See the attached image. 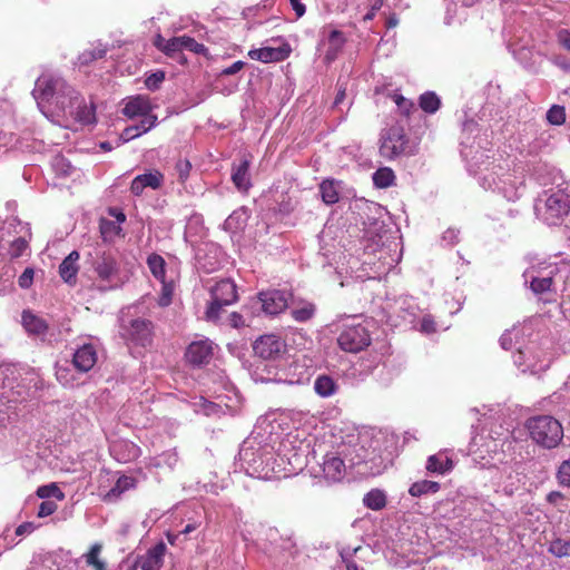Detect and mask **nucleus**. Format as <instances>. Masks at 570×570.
<instances>
[{
  "label": "nucleus",
  "mask_w": 570,
  "mask_h": 570,
  "mask_svg": "<svg viewBox=\"0 0 570 570\" xmlns=\"http://www.w3.org/2000/svg\"><path fill=\"white\" fill-rule=\"evenodd\" d=\"M121 226L114 220L102 219L100 222V233L105 240H111L114 237L120 235Z\"/></svg>",
  "instance_id": "nucleus-44"
},
{
  "label": "nucleus",
  "mask_w": 570,
  "mask_h": 570,
  "mask_svg": "<svg viewBox=\"0 0 570 570\" xmlns=\"http://www.w3.org/2000/svg\"><path fill=\"white\" fill-rule=\"evenodd\" d=\"M435 330L436 328L433 318L430 315H425L421 321L420 331L425 334H431L435 332Z\"/></svg>",
  "instance_id": "nucleus-61"
},
{
  "label": "nucleus",
  "mask_w": 570,
  "mask_h": 570,
  "mask_svg": "<svg viewBox=\"0 0 570 570\" xmlns=\"http://www.w3.org/2000/svg\"><path fill=\"white\" fill-rule=\"evenodd\" d=\"M94 271L101 282L108 283V286L104 287V289L119 287V264L112 253L104 252L98 255L94 262Z\"/></svg>",
  "instance_id": "nucleus-7"
},
{
  "label": "nucleus",
  "mask_w": 570,
  "mask_h": 570,
  "mask_svg": "<svg viewBox=\"0 0 570 570\" xmlns=\"http://www.w3.org/2000/svg\"><path fill=\"white\" fill-rule=\"evenodd\" d=\"M315 304L304 301L292 308L291 315L296 322L304 323L309 321L315 315Z\"/></svg>",
  "instance_id": "nucleus-33"
},
{
  "label": "nucleus",
  "mask_w": 570,
  "mask_h": 570,
  "mask_svg": "<svg viewBox=\"0 0 570 570\" xmlns=\"http://www.w3.org/2000/svg\"><path fill=\"white\" fill-rule=\"evenodd\" d=\"M521 328L513 327L505 331L500 337V345L503 350H511L514 346V341L519 337Z\"/></svg>",
  "instance_id": "nucleus-49"
},
{
  "label": "nucleus",
  "mask_w": 570,
  "mask_h": 570,
  "mask_svg": "<svg viewBox=\"0 0 570 570\" xmlns=\"http://www.w3.org/2000/svg\"><path fill=\"white\" fill-rule=\"evenodd\" d=\"M28 247V242L23 237H18L10 244L9 255L12 258H18L24 254Z\"/></svg>",
  "instance_id": "nucleus-53"
},
{
  "label": "nucleus",
  "mask_w": 570,
  "mask_h": 570,
  "mask_svg": "<svg viewBox=\"0 0 570 570\" xmlns=\"http://www.w3.org/2000/svg\"><path fill=\"white\" fill-rule=\"evenodd\" d=\"M246 222V212L245 210H235L230 214L224 223V227L226 230L234 232L240 228Z\"/></svg>",
  "instance_id": "nucleus-45"
},
{
  "label": "nucleus",
  "mask_w": 570,
  "mask_h": 570,
  "mask_svg": "<svg viewBox=\"0 0 570 570\" xmlns=\"http://www.w3.org/2000/svg\"><path fill=\"white\" fill-rule=\"evenodd\" d=\"M440 483L431 480H421L417 482H414L410 489L409 493L412 497H422L425 494L436 493L440 490Z\"/></svg>",
  "instance_id": "nucleus-32"
},
{
  "label": "nucleus",
  "mask_w": 570,
  "mask_h": 570,
  "mask_svg": "<svg viewBox=\"0 0 570 570\" xmlns=\"http://www.w3.org/2000/svg\"><path fill=\"white\" fill-rule=\"evenodd\" d=\"M345 462L346 459L340 453V445L335 451L326 453L322 463L325 479L333 482L341 481L346 471Z\"/></svg>",
  "instance_id": "nucleus-10"
},
{
  "label": "nucleus",
  "mask_w": 570,
  "mask_h": 570,
  "mask_svg": "<svg viewBox=\"0 0 570 570\" xmlns=\"http://www.w3.org/2000/svg\"><path fill=\"white\" fill-rule=\"evenodd\" d=\"M407 138L404 128L393 125L381 132L380 155L389 160L395 159L405 153Z\"/></svg>",
  "instance_id": "nucleus-6"
},
{
  "label": "nucleus",
  "mask_w": 570,
  "mask_h": 570,
  "mask_svg": "<svg viewBox=\"0 0 570 570\" xmlns=\"http://www.w3.org/2000/svg\"><path fill=\"white\" fill-rule=\"evenodd\" d=\"M371 338L367 330L357 324L346 326L337 337L340 347L350 353H357L370 345Z\"/></svg>",
  "instance_id": "nucleus-9"
},
{
  "label": "nucleus",
  "mask_w": 570,
  "mask_h": 570,
  "mask_svg": "<svg viewBox=\"0 0 570 570\" xmlns=\"http://www.w3.org/2000/svg\"><path fill=\"white\" fill-rule=\"evenodd\" d=\"M459 240V230L454 228L446 229L442 235V242L445 243V245H454Z\"/></svg>",
  "instance_id": "nucleus-62"
},
{
  "label": "nucleus",
  "mask_w": 570,
  "mask_h": 570,
  "mask_svg": "<svg viewBox=\"0 0 570 570\" xmlns=\"http://www.w3.org/2000/svg\"><path fill=\"white\" fill-rule=\"evenodd\" d=\"M45 387V381L36 372H28L22 379V383L16 387V394L21 400H33L40 397V392Z\"/></svg>",
  "instance_id": "nucleus-15"
},
{
  "label": "nucleus",
  "mask_w": 570,
  "mask_h": 570,
  "mask_svg": "<svg viewBox=\"0 0 570 570\" xmlns=\"http://www.w3.org/2000/svg\"><path fill=\"white\" fill-rule=\"evenodd\" d=\"M97 360L96 346L92 343H83L72 354V366L79 373H87L95 366Z\"/></svg>",
  "instance_id": "nucleus-13"
},
{
  "label": "nucleus",
  "mask_w": 570,
  "mask_h": 570,
  "mask_svg": "<svg viewBox=\"0 0 570 570\" xmlns=\"http://www.w3.org/2000/svg\"><path fill=\"white\" fill-rule=\"evenodd\" d=\"M57 510V504L52 501H43L38 509V517L45 518L51 515Z\"/></svg>",
  "instance_id": "nucleus-60"
},
{
  "label": "nucleus",
  "mask_w": 570,
  "mask_h": 570,
  "mask_svg": "<svg viewBox=\"0 0 570 570\" xmlns=\"http://www.w3.org/2000/svg\"><path fill=\"white\" fill-rule=\"evenodd\" d=\"M161 283V292L159 296V305L168 306L171 303L173 293H174V283L167 282L166 279L160 281Z\"/></svg>",
  "instance_id": "nucleus-52"
},
{
  "label": "nucleus",
  "mask_w": 570,
  "mask_h": 570,
  "mask_svg": "<svg viewBox=\"0 0 570 570\" xmlns=\"http://www.w3.org/2000/svg\"><path fill=\"white\" fill-rule=\"evenodd\" d=\"M345 43L344 35L340 30H332L328 36V49L326 51L327 59H334L336 53Z\"/></svg>",
  "instance_id": "nucleus-38"
},
{
  "label": "nucleus",
  "mask_w": 570,
  "mask_h": 570,
  "mask_svg": "<svg viewBox=\"0 0 570 570\" xmlns=\"http://www.w3.org/2000/svg\"><path fill=\"white\" fill-rule=\"evenodd\" d=\"M56 377L63 386H73L76 377L68 364L56 365Z\"/></svg>",
  "instance_id": "nucleus-41"
},
{
  "label": "nucleus",
  "mask_w": 570,
  "mask_h": 570,
  "mask_svg": "<svg viewBox=\"0 0 570 570\" xmlns=\"http://www.w3.org/2000/svg\"><path fill=\"white\" fill-rule=\"evenodd\" d=\"M440 99L434 92H425L420 97V107L429 114L435 112L440 108Z\"/></svg>",
  "instance_id": "nucleus-43"
},
{
  "label": "nucleus",
  "mask_w": 570,
  "mask_h": 570,
  "mask_svg": "<svg viewBox=\"0 0 570 570\" xmlns=\"http://www.w3.org/2000/svg\"><path fill=\"white\" fill-rule=\"evenodd\" d=\"M527 428L532 440L547 449L557 446L563 436V430L559 421L549 415L530 419Z\"/></svg>",
  "instance_id": "nucleus-4"
},
{
  "label": "nucleus",
  "mask_w": 570,
  "mask_h": 570,
  "mask_svg": "<svg viewBox=\"0 0 570 570\" xmlns=\"http://www.w3.org/2000/svg\"><path fill=\"white\" fill-rule=\"evenodd\" d=\"M534 210L543 222L556 225L570 213V195L563 190L544 195L535 202Z\"/></svg>",
  "instance_id": "nucleus-3"
},
{
  "label": "nucleus",
  "mask_w": 570,
  "mask_h": 570,
  "mask_svg": "<svg viewBox=\"0 0 570 570\" xmlns=\"http://www.w3.org/2000/svg\"><path fill=\"white\" fill-rule=\"evenodd\" d=\"M163 183L164 175L158 170H154L135 177L131 181L130 190L134 195L139 196L146 187L158 189L161 187Z\"/></svg>",
  "instance_id": "nucleus-18"
},
{
  "label": "nucleus",
  "mask_w": 570,
  "mask_h": 570,
  "mask_svg": "<svg viewBox=\"0 0 570 570\" xmlns=\"http://www.w3.org/2000/svg\"><path fill=\"white\" fill-rule=\"evenodd\" d=\"M184 49L198 55H204L207 51V48L203 43L197 42L194 38L188 36H184Z\"/></svg>",
  "instance_id": "nucleus-57"
},
{
  "label": "nucleus",
  "mask_w": 570,
  "mask_h": 570,
  "mask_svg": "<svg viewBox=\"0 0 570 570\" xmlns=\"http://www.w3.org/2000/svg\"><path fill=\"white\" fill-rule=\"evenodd\" d=\"M248 57L253 60H258L264 63L278 61L283 59L282 51L277 48H259V49H252L248 51Z\"/></svg>",
  "instance_id": "nucleus-29"
},
{
  "label": "nucleus",
  "mask_w": 570,
  "mask_h": 570,
  "mask_svg": "<svg viewBox=\"0 0 570 570\" xmlns=\"http://www.w3.org/2000/svg\"><path fill=\"white\" fill-rule=\"evenodd\" d=\"M32 95L43 115L66 116L80 94L59 75L45 72L36 80Z\"/></svg>",
  "instance_id": "nucleus-1"
},
{
  "label": "nucleus",
  "mask_w": 570,
  "mask_h": 570,
  "mask_svg": "<svg viewBox=\"0 0 570 570\" xmlns=\"http://www.w3.org/2000/svg\"><path fill=\"white\" fill-rule=\"evenodd\" d=\"M102 546L100 543H95L91 546L90 550L83 554L86 563L95 568V570H106V564L102 560L99 559V554L101 552Z\"/></svg>",
  "instance_id": "nucleus-40"
},
{
  "label": "nucleus",
  "mask_w": 570,
  "mask_h": 570,
  "mask_svg": "<svg viewBox=\"0 0 570 570\" xmlns=\"http://www.w3.org/2000/svg\"><path fill=\"white\" fill-rule=\"evenodd\" d=\"M176 173L180 183H185L189 177L191 164L188 159H178L175 165Z\"/></svg>",
  "instance_id": "nucleus-55"
},
{
  "label": "nucleus",
  "mask_w": 570,
  "mask_h": 570,
  "mask_svg": "<svg viewBox=\"0 0 570 570\" xmlns=\"http://www.w3.org/2000/svg\"><path fill=\"white\" fill-rule=\"evenodd\" d=\"M549 551L559 558L570 556V541L557 539L551 542Z\"/></svg>",
  "instance_id": "nucleus-50"
},
{
  "label": "nucleus",
  "mask_w": 570,
  "mask_h": 570,
  "mask_svg": "<svg viewBox=\"0 0 570 570\" xmlns=\"http://www.w3.org/2000/svg\"><path fill=\"white\" fill-rule=\"evenodd\" d=\"M377 445L379 440L372 439L367 434L350 435L346 442L340 444V453L344 455L350 465L371 463L372 465L364 472L380 474L384 466H382L383 459Z\"/></svg>",
  "instance_id": "nucleus-2"
},
{
  "label": "nucleus",
  "mask_w": 570,
  "mask_h": 570,
  "mask_svg": "<svg viewBox=\"0 0 570 570\" xmlns=\"http://www.w3.org/2000/svg\"><path fill=\"white\" fill-rule=\"evenodd\" d=\"M67 115L75 118L81 125H91L96 120L92 106L86 105L81 95H79V99L73 104L72 108H68Z\"/></svg>",
  "instance_id": "nucleus-24"
},
{
  "label": "nucleus",
  "mask_w": 570,
  "mask_h": 570,
  "mask_svg": "<svg viewBox=\"0 0 570 570\" xmlns=\"http://www.w3.org/2000/svg\"><path fill=\"white\" fill-rule=\"evenodd\" d=\"M51 167L59 176H69L73 171L70 161L63 156L57 155L51 160Z\"/></svg>",
  "instance_id": "nucleus-42"
},
{
  "label": "nucleus",
  "mask_w": 570,
  "mask_h": 570,
  "mask_svg": "<svg viewBox=\"0 0 570 570\" xmlns=\"http://www.w3.org/2000/svg\"><path fill=\"white\" fill-rule=\"evenodd\" d=\"M23 328L31 335H43L48 331L47 322L31 311H23L21 315Z\"/></svg>",
  "instance_id": "nucleus-25"
},
{
  "label": "nucleus",
  "mask_w": 570,
  "mask_h": 570,
  "mask_svg": "<svg viewBox=\"0 0 570 570\" xmlns=\"http://www.w3.org/2000/svg\"><path fill=\"white\" fill-rule=\"evenodd\" d=\"M258 302L263 312L267 315L282 313L288 305V298L285 292L272 289L262 292L258 295Z\"/></svg>",
  "instance_id": "nucleus-11"
},
{
  "label": "nucleus",
  "mask_w": 570,
  "mask_h": 570,
  "mask_svg": "<svg viewBox=\"0 0 570 570\" xmlns=\"http://www.w3.org/2000/svg\"><path fill=\"white\" fill-rule=\"evenodd\" d=\"M558 481L563 487H570V460L563 461L557 473Z\"/></svg>",
  "instance_id": "nucleus-56"
},
{
  "label": "nucleus",
  "mask_w": 570,
  "mask_h": 570,
  "mask_svg": "<svg viewBox=\"0 0 570 570\" xmlns=\"http://www.w3.org/2000/svg\"><path fill=\"white\" fill-rule=\"evenodd\" d=\"M336 382L328 375H320L314 382V391L321 397H330L337 391Z\"/></svg>",
  "instance_id": "nucleus-30"
},
{
  "label": "nucleus",
  "mask_w": 570,
  "mask_h": 570,
  "mask_svg": "<svg viewBox=\"0 0 570 570\" xmlns=\"http://www.w3.org/2000/svg\"><path fill=\"white\" fill-rule=\"evenodd\" d=\"M181 50H184V36L171 38L164 45V53L167 56H173Z\"/></svg>",
  "instance_id": "nucleus-54"
},
{
  "label": "nucleus",
  "mask_w": 570,
  "mask_h": 570,
  "mask_svg": "<svg viewBox=\"0 0 570 570\" xmlns=\"http://www.w3.org/2000/svg\"><path fill=\"white\" fill-rule=\"evenodd\" d=\"M224 306H226V305L223 304L222 302H216V299L212 298V301L208 304L206 312H205L206 320L208 322H214V323L218 322Z\"/></svg>",
  "instance_id": "nucleus-51"
},
{
  "label": "nucleus",
  "mask_w": 570,
  "mask_h": 570,
  "mask_svg": "<svg viewBox=\"0 0 570 570\" xmlns=\"http://www.w3.org/2000/svg\"><path fill=\"white\" fill-rule=\"evenodd\" d=\"M480 181L484 189L497 190L509 202L519 199L524 190L523 177L517 176L515 173L507 171L499 176L491 171L483 175Z\"/></svg>",
  "instance_id": "nucleus-5"
},
{
  "label": "nucleus",
  "mask_w": 570,
  "mask_h": 570,
  "mask_svg": "<svg viewBox=\"0 0 570 570\" xmlns=\"http://www.w3.org/2000/svg\"><path fill=\"white\" fill-rule=\"evenodd\" d=\"M135 487V479L131 476L122 475L120 476L115 485L107 492L106 500L115 501L117 500L125 491L132 489Z\"/></svg>",
  "instance_id": "nucleus-31"
},
{
  "label": "nucleus",
  "mask_w": 570,
  "mask_h": 570,
  "mask_svg": "<svg viewBox=\"0 0 570 570\" xmlns=\"http://www.w3.org/2000/svg\"><path fill=\"white\" fill-rule=\"evenodd\" d=\"M425 468L430 473L443 475L453 470L454 463L453 460L449 458L445 452L440 451L428 458Z\"/></svg>",
  "instance_id": "nucleus-23"
},
{
  "label": "nucleus",
  "mask_w": 570,
  "mask_h": 570,
  "mask_svg": "<svg viewBox=\"0 0 570 570\" xmlns=\"http://www.w3.org/2000/svg\"><path fill=\"white\" fill-rule=\"evenodd\" d=\"M558 41L559 43L570 51V31L562 29L558 32Z\"/></svg>",
  "instance_id": "nucleus-64"
},
{
  "label": "nucleus",
  "mask_w": 570,
  "mask_h": 570,
  "mask_svg": "<svg viewBox=\"0 0 570 570\" xmlns=\"http://www.w3.org/2000/svg\"><path fill=\"white\" fill-rule=\"evenodd\" d=\"M35 272L32 268H26L19 276L18 284L21 288H29L33 282Z\"/></svg>",
  "instance_id": "nucleus-59"
},
{
  "label": "nucleus",
  "mask_w": 570,
  "mask_h": 570,
  "mask_svg": "<svg viewBox=\"0 0 570 570\" xmlns=\"http://www.w3.org/2000/svg\"><path fill=\"white\" fill-rule=\"evenodd\" d=\"M210 296L216 302H222L227 306L232 305L237 301L236 285L230 279H222L212 287Z\"/></svg>",
  "instance_id": "nucleus-20"
},
{
  "label": "nucleus",
  "mask_w": 570,
  "mask_h": 570,
  "mask_svg": "<svg viewBox=\"0 0 570 570\" xmlns=\"http://www.w3.org/2000/svg\"><path fill=\"white\" fill-rule=\"evenodd\" d=\"M320 193L323 202L327 205L338 202V190L333 180H324L320 185Z\"/></svg>",
  "instance_id": "nucleus-39"
},
{
  "label": "nucleus",
  "mask_w": 570,
  "mask_h": 570,
  "mask_svg": "<svg viewBox=\"0 0 570 570\" xmlns=\"http://www.w3.org/2000/svg\"><path fill=\"white\" fill-rule=\"evenodd\" d=\"M212 354V343L209 341H198L189 344L186 351V358L194 365H202L209 362Z\"/></svg>",
  "instance_id": "nucleus-19"
},
{
  "label": "nucleus",
  "mask_w": 570,
  "mask_h": 570,
  "mask_svg": "<svg viewBox=\"0 0 570 570\" xmlns=\"http://www.w3.org/2000/svg\"><path fill=\"white\" fill-rule=\"evenodd\" d=\"M156 124L157 116H147L145 118H141L139 124L125 128L121 134V138L125 141L137 138L140 135L148 132L151 128L156 126Z\"/></svg>",
  "instance_id": "nucleus-27"
},
{
  "label": "nucleus",
  "mask_w": 570,
  "mask_h": 570,
  "mask_svg": "<svg viewBox=\"0 0 570 570\" xmlns=\"http://www.w3.org/2000/svg\"><path fill=\"white\" fill-rule=\"evenodd\" d=\"M232 180L240 191H247L250 187L249 161L243 159L238 165L233 166Z\"/></svg>",
  "instance_id": "nucleus-26"
},
{
  "label": "nucleus",
  "mask_w": 570,
  "mask_h": 570,
  "mask_svg": "<svg viewBox=\"0 0 570 570\" xmlns=\"http://www.w3.org/2000/svg\"><path fill=\"white\" fill-rule=\"evenodd\" d=\"M67 553L62 550L40 553L33 557L28 570H62Z\"/></svg>",
  "instance_id": "nucleus-16"
},
{
  "label": "nucleus",
  "mask_w": 570,
  "mask_h": 570,
  "mask_svg": "<svg viewBox=\"0 0 570 570\" xmlns=\"http://www.w3.org/2000/svg\"><path fill=\"white\" fill-rule=\"evenodd\" d=\"M166 550V544L164 542H159L150 548L144 556L139 557L137 564L141 570H160L164 563Z\"/></svg>",
  "instance_id": "nucleus-17"
},
{
  "label": "nucleus",
  "mask_w": 570,
  "mask_h": 570,
  "mask_svg": "<svg viewBox=\"0 0 570 570\" xmlns=\"http://www.w3.org/2000/svg\"><path fill=\"white\" fill-rule=\"evenodd\" d=\"M106 52H107L106 47L99 45L98 47H96L91 50H85L79 56V61L82 65H88V63L92 62L94 60L102 58L106 55Z\"/></svg>",
  "instance_id": "nucleus-46"
},
{
  "label": "nucleus",
  "mask_w": 570,
  "mask_h": 570,
  "mask_svg": "<svg viewBox=\"0 0 570 570\" xmlns=\"http://www.w3.org/2000/svg\"><path fill=\"white\" fill-rule=\"evenodd\" d=\"M524 277H525V282H528V279L530 278V287H531L532 292L537 295L547 294L552 291V284H553L552 271H550L546 275H538V276H534L532 273L527 272L524 274Z\"/></svg>",
  "instance_id": "nucleus-28"
},
{
  "label": "nucleus",
  "mask_w": 570,
  "mask_h": 570,
  "mask_svg": "<svg viewBox=\"0 0 570 570\" xmlns=\"http://www.w3.org/2000/svg\"><path fill=\"white\" fill-rule=\"evenodd\" d=\"M80 255L77 250H72L60 264L59 275L68 284H75L79 272L78 261Z\"/></svg>",
  "instance_id": "nucleus-22"
},
{
  "label": "nucleus",
  "mask_w": 570,
  "mask_h": 570,
  "mask_svg": "<svg viewBox=\"0 0 570 570\" xmlns=\"http://www.w3.org/2000/svg\"><path fill=\"white\" fill-rule=\"evenodd\" d=\"M120 334L128 343L145 347L153 343L154 325L149 320L135 318L121 326Z\"/></svg>",
  "instance_id": "nucleus-8"
},
{
  "label": "nucleus",
  "mask_w": 570,
  "mask_h": 570,
  "mask_svg": "<svg viewBox=\"0 0 570 570\" xmlns=\"http://www.w3.org/2000/svg\"><path fill=\"white\" fill-rule=\"evenodd\" d=\"M254 352L262 358H273L285 348L284 341L274 334L263 335L253 345Z\"/></svg>",
  "instance_id": "nucleus-12"
},
{
  "label": "nucleus",
  "mask_w": 570,
  "mask_h": 570,
  "mask_svg": "<svg viewBox=\"0 0 570 570\" xmlns=\"http://www.w3.org/2000/svg\"><path fill=\"white\" fill-rule=\"evenodd\" d=\"M547 120L554 126H560L566 121V110L562 106L553 105L547 112Z\"/></svg>",
  "instance_id": "nucleus-47"
},
{
  "label": "nucleus",
  "mask_w": 570,
  "mask_h": 570,
  "mask_svg": "<svg viewBox=\"0 0 570 570\" xmlns=\"http://www.w3.org/2000/svg\"><path fill=\"white\" fill-rule=\"evenodd\" d=\"M147 265L156 279H158V281L166 279L165 278L166 262L160 255H158V254L149 255L147 258Z\"/></svg>",
  "instance_id": "nucleus-36"
},
{
  "label": "nucleus",
  "mask_w": 570,
  "mask_h": 570,
  "mask_svg": "<svg viewBox=\"0 0 570 570\" xmlns=\"http://www.w3.org/2000/svg\"><path fill=\"white\" fill-rule=\"evenodd\" d=\"M395 175L391 168L383 167L373 174V183L379 188H387L394 184Z\"/></svg>",
  "instance_id": "nucleus-37"
},
{
  "label": "nucleus",
  "mask_w": 570,
  "mask_h": 570,
  "mask_svg": "<svg viewBox=\"0 0 570 570\" xmlns=\"http://www.w3.org/2000/svg\"><path fill=\"white\" fill-rule=\"evenodd\" d=\"M282 449V459H286L288 464L291 465V471H301L306 464V455L303 451H296L289 455L286 451V444L283 443Z\"/></svg>",
  "instance_id": "nucleus-35"
},
{
  "label": "nucleus",
  "mask_w": 570,
  "mask_h": 570,
  "mask_svg": "<svg viewBox=\"0 0 570 570\" xmlns=\"http://www.w3.org/2000/svg\"><path fill=\"white\" fill-rule=\"evenodd\" d=\"M514 364L521 367L522 372L530 371L537 373L549 366L550 361L548 358H540L533 354L532 347H525L522 350L518 348V353L513 356Z\"/></svg>",
  "instance_id": "nucleus-14"
},
{
  "label": "nucleus",
  "mask_w": 570,
  "mask_h": 570,
  "mask_svg": "<svg viewBox=\"0 0 570 570\" xmlns=\"http://www.w3.org/2000/svg\"><path fill=\"white\" fill-rule=\"evenodd\" d=\"M178 462V455L175 451H168L163 453L160 456V463L167 464L169 468H174Z\"/></svg>",
  "instance_id": "nucleus-63"
},
{
  "label": "nucleus",
  "mask_w": 570,
  "mask_h": 570,
  "mask_svg": "<svg viewBox=\"0 0 570 570\" xmlns=\"http://www.w3.org/2000/svg\"><path fill=\"white\" fill-rule=\"evenodd\" d=\"M363 503L368 509L381 510L386 504V495L383 491L374 489L364 495Z\"/></svg>",
  "instance_id": "nucleus-34"
},
{
  "label": "nucleus",
  "mask_w": 570,
  "mask_h": 570,
  "mask_svg": "<svg viewBox=\"0 0 570 570\" xmlns=\"http://www.w3.org/2000/svg\"><path fill=\"white\" fill-rule=\"evenodd\" d=\"M151 104L149 101V98L146 96H135L127 100L125 104V107L122 108V114L127 116L128 118H135V117H147L153 116L150 114L151 111Z\"/></svg>",
  "instance_id": "nucleus-21"
},
{
  "label": "nucleus",
  "mask_w": 570,
  "mask_h": 570,
  "mask_svg": "<svg viewBox=\"0 0 570 570\" xmlns=\"http://www.w3.org/2000/svg\"><path fill=\"white\" fill-rule=\"evenodd\" d=\"M165 80V72L164 71H156L151 75H149L146 80L145 85L149 90H157L160 86V83Z\"/></svg>",
  "instance_id": "nucleus-58"
},
{
  "label": "nucleus",
  "mask_w": 570,
  "mask_h": 570,
  "mask_svg": "<svg viewBox=\"0 0 570 570\" xmlns=\"http://www.w3.org/2000/svg\"><path fill=\"white\" fill-rule=\"evenodd\" d=\"M37 495L41 499H47V498H57L59 500L63 499V493L55 483L39 487L37 490Z\"/></svg>",
  "instance_id": "nucleus-48"
}]
</instances>
